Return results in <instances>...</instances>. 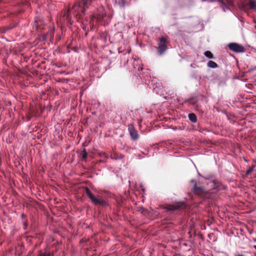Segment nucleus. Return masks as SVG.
Instances as JSON below:
<instances>
[{
	"mask_svg": "<svg viewBox=\"0 0 256 256\" xmlns=\"http://www.w3.org/2000/svg\"><path fill=\"white\" fill-rule=\"evenodd\" d=\"M98 0H82L75 3L71 9L64 11L62 15L60 16V22L64 24H72L70 14H72L77 20H82L83 25L87 24V20H84V12L88 8V6L93 2Z\"/></svg>",
	"mask_w": 256,
	"mask_h": 256,
	"instance_id": "1",
	"label": "nucleus"
},
{
	"mask_svg": "<svg viewBox=\"0 0 256 256\" xmlns=\"http://www.w3.org/2000/svg\"><path fill=\"white\" fill-rule=\"evenodd\" d=\"M106 16V12L102 6L98 8L96 14H93L90 17V24L96 20V21H100Z\"/></svg>",
	"mask_w": 256,
	"mask_h": 256,
	"instance_id": "2",
	"label": "nucleus"
},
{
	"mask_svg": "<svg viewBox=\"0 0 256 256\" xmlns=\"http://www.w3.org/2000/svg\"><path fill=\"white\" fill-rule=\"evenodd\" d=\"M86 192L87 196L91 200L92 202L96 205L104 206L106 204V202L102 199L96 198L90 192L89 188H86Z\"/></svg>",
	"mask_w": 256,
	"mask_h": 256,
	"instance_id": "3",
	"label": "nucleus"
},
{
	"mask_svg": "<svg viewBox=\"0 0 256 256\" xmlns=\"http://www.w3.org/2000/svg\"><path fill=\"white\" fill-rule=\"evenodd\" d=\"M218 1L224 12L230 10L231 8L234 6L233 0H218Z\"/></svg>",
	"mask_w": 256,
	"mask_h": 256,
	"instance_id": "4",
	"label": "nucleus"
},
{
	"mask_svg": "<svg viewBox=\"0 0 256 256\" xmlns=\"http://www.w3.org/2000/svg\"><path fill=\"white\" fill-rule=\"evenodd\" d=\"M244 6L252 11H256V0H241Z\"/></svg>",
	"mask_w": 256,
	"mask_h": 256,
	"instance_id": "5",
	"label": "nucleus"
},
{
	"mask_svg": "<svg viewBox=\"0 0 256 256\" xmlns=\"http://www.w3.org/2000/svg\"><path fill=\"white\" fill-rule=\"evenodd\" d=\"M228 48L236 52H244V48L240 44L237 43H230L228 46Z\"/></svg>",
	"mask_w": 256,
	"mask_h": 256,
	"instance_id": "6",
	"label": "nucleus"
},
{
	"mask_svg": "<svg viewBox=\"0 0 256 256\" xmlns=\"http://www.w3.org/2000/svg\"><path fill=\"white\" fill-rule=\"evenodd\" d=\"M167 46V40L166 38L162 36L160 40V42H158V48H159V53L160 54H162L166 49Z\"/></svg>",
	"mask_w": 256,
	"mask_h": 256,
	"instance_id": "7",
	"label": "nucleus"
},
{
	"mask_svg": "<svg viewBox=\"0 0 256 256\" xmlns=\"http://www.w3.org/2000/svg\"><path fill=\"white\" fill-rule=\"evenodd\" d=\"M192 182L194 184V186L193 190L194 193L200 196H204L206 192L204 188L202 186H197L196 180H192Z\"/></svg>",
	"mask_w": 256,
	"mask_h": 256,
	"instance_id": "8",
	"label": "nucleus"
},
{
	"mask_svg": "<svg viewBox=\"0 0 256 256\" xmlns=\"http://www.w3.org/2000/svg\"><path fill=\"white\" fill-rule=\"evenodd\" d=\"M128 130L130 136L133 140H136L138 138V132L136 130L132 124H128Z\"/></svg>",
	"mask_w": 256,
	"mask_h": 256,
	"instance_id": "9",
	"label": "nucleus"
},
{
	"mask_svg": "<svg viewBox=\"0 0 256 256\" xmlns=\"http://www.w3.org/2000/svg\"><path fill=\"white\" fill-rule=\"evenodd\" d=\"M181 205L180 204H174V205H168L165 207V209L166 211L172 212L175 210L178 209Z\"/></svg>",
	"mask_w": 256,
	"mask_h": 256,
	"instance_id": "10",
	"label": "nucleus"
},
{
	"mask_svg": "<svg viewBox=\"0 0 256 256\" xmlns=\"http://www.w3.org/2000/svg\"><path fill=\"white\" fill-rule=\"evenodd\" d=\"M188 118L192 122H197V118L196 115L194 113H190L188 114Z\"/></svg>",
	"mask_w": 256,
	"mask_h": 256,
	"instance_id": "11",
	"label": "nucleus"
},
{
	"mask_svg": "<svg viewBox=\"0 0 256 256\" xmlns=\"http://www.w3.org/2000/svg\"><path fill=\"white\" fill-rule=\"evenodd\" d=\"M208 66L210 68H216L218 67V65L214 62L212 60H210L208 63Z\"/></svg>",
	"mask_w": 256,
	"mask_h": 256,
	"instance_id": "12",
	"label": "nucleus"
},
{
	"mask_svg": "<svg viewBox=\"0 0 256 256\" xmlns=\"http://www.w3.org/2000/svg\"><path fill=\"white\" fill-rule=\"evenodd\" d=\"M114 1L120 7H124L126 2V0H114Z\"/></svg>",
	"mask_w": 256,
	"mask_h": 256,
	"instance_id": "13",
	"label": "nucleus"
},
{
	"mask_svg": "<svg viewBox=\"0 0 256 256\" xmlns=\"http://www.w3.org/2000/svg\"><path fill=\"white\" fill-rule=\"evenodd\" d=\"M38 256H53V254L50 252L46 251L44 252H42L40 251L39 252Z\"/></svg>",
	"mask_w": 256,
	"mask_h": 256,
	"instance_id": "14",
	"label": "nucleus"
},
{
	"mask_svg": "<svg viewBox=\"0 0 256 256\" xmlns=\"http://www.w3.org/2000/svg\"><path fill=\"white\" fill-rule=\"evenodd\" d=\"M204 56L208 58H213V54L208 50H207L204 53Z\"/></svg>",
	"mask_w": 256,
	"mask_h": 256,
	"instance_id": "15",
	"label": "nucleus"
},
{
	"mask_svg": "<svg viewBox=\"0 0 256 256\" xmlns=\"http://www.w3.org/2000/svg\"><path fill=\"white\" fill-rule=\"evenodd\" d=\"M82 160H86L87 158V156H88V154H87L86 150H84L82 151Z\"/></svg>",
	"mask_w": 256,
	"mask_h": 256,
	"instance_id": "16",
	"label": "nucleus"
},
{
	"mask_svg": "<svg viewBox=\"0 0 256 256\" xmlns=\"http://www.w3.org/2000/svg\"><path fill=\"white\" fill-rule=\"evenodd\" d=\"M39 22H40V20H36L34 22V26L36 27V30H38Z\"/></svg>",
	"mask_w": 256,
	"mask_h": 256,
	"instance_id": "17",
	"label": "nucleus"
},
{
	"mask_svg": "<svg viewBox=\"0 0 256 256\" xmlns=\"http://www.w3.org/2000/svg\"><path fill=\"white\" fill-rule=\"evenodd\" d=\"M254 171V168H250V169H248V170H247L246 172V175H248L250 174L252 172Z\"/></svg>",
	"mask_w": 256,
	"mask_h": 256,
	"instance_id": "18",
	"label": "nucleus"
},
{
	"mask_svg": "<svg viewBox=\"0 0 256 256\" xmlns=\"http://www.w3.org/2000/svg\"><path fill=\"white\" fill-rule=\"evenodd\" d=\"M124 158V156L120 155V158Z\"/></svg>",
	"mask_w": 256,
	"mask_h": 256,
	"instance_id": "19",
	"label": "nucleus"
},
{
	"mask_svg": "<svg viewBox=\"0 0 256 256\" xmlns=\"http://www.w3.org/2000/svg\"><path fill=\"white\" fill-rule=\"evenodd\" d=\"M254 248L256 250V245L254 246Z\"/></svg>",
	"mask_w": 256,
	"mask_h": 256,
	"instance_id": "20",
	"label": "nucleus"
}]
</instances>
